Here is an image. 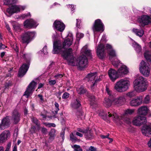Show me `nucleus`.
Instances as JSON below:
<instances>
[{"label":"nucleus","instance_id":"nucleus-1","mask_svg":"<svg viewBox=\"0 0 151 151\" xmlns=\"http://www.w3.org/2000/svg\"><path fill=\"white\" fill-rule=\"evenodd\" d=\"M87 47V45H86L82 48L81 51L82 55L78 60L73 56L71 48L63 52L62 57L64 59L67 60L68 65L73 66H77L81 70L88 66L87 58H91V50L88 49Z\"/></svg>","mask_w":151,"mask_h":151},{"label":"nucleus","instance_id":"nucleus-2","mask_svg":"<svg viewBox=\"0 0 151 151\" xmlns=\"http://www.w3.org/2000/svg\"><path fill=\"white\" fill-rule=\"evenodd\" d=\"M73 40V35L71 33L68 34L67 38L65 39L63 43V46L60 40L54 42L53 44V50L52 52L53 54H58L62 51V55L63 52L68 49H66L70 46L72 43ZM68 48L69 49H70Z\"/></svg>","mask_w":151,"mask_h":151},{"label":"nucleus","instance_id":"nucleus-3","mask_svg":"<svg viewBox=\"0 0 151 151\" xmlns=\"http://www.w3.org/2000/svg\"><path fill=\"white\" fill-rule=\"evenodd\" d=\"M112 61L113 65L117 68H119L117 71L110 68L108 72L110 79L113 82H114L117 79L121 77L123 75V64L117 59Z\"/></svg>","mask_w":151,"mask_h":151},{"label":"nucleus","instance_id":"nucleus-4","mask_svg":"<svg viewBox=\"0 0 151 151\" xmlns=\"http://www.w3.org/2000/svg\"><path fill=\"white\" fill-rule=\"evenodd\" d=\"M145 78L141 76H138L133 82V87L134 90L140 92L146 90L147 86Z\"/></svg>","mask_w":151,"mask_h":151},{"label":"nucleus","instance_id":"nucleus-5","mask_svg":"<svg viewBox=\"0 0 151 151\" xmlns=\"http://www.w3.org/2000/svg\"><path fill=\"white\" fill-rule=\"evenodd\" d=\"M22 56L25 60L27 63L23 64L20 68L18 73V76L19 77H22L25 74L28 70L29 64L30 55L28 54H24Z\"/></svg>","mask_w":151,"mask_h":151},{"label":"nucleus","instance_id":"nucleus-6","mask_svg":"<svg viewBox=\"0 0 151 151\" xmlns=\"http://www.w3.org/2000/svg\"><path fill=\"white\" fill-rule=\"evenodd\" d=\"M108 115L105 113L104 111H100L99 115L100 116H102V118L104 120H108V119L109 118H111L113 119L114 121L116 122H119L120 124L121 121L122 119V117H119V116L118 115L115 113H110L108 112Z\"/></svg>","mask_w":151,"mask_h":151},{"label":"nucleus","instance_id":"nucleus-7","mask_svg":"<svg viewBox=\"0 0 151 151\" xmlns=\"http://www.w3.org/2000/svg\"><path fill=\"white\" fill-rule=\"evenodd\" d=\"M140 73L144 76H149L150 72V67L147 62L142 60L140 63L139 68Z\"/></svg>","mask_w":151,"mask_h":151},{"label":"nucleus","instance_id":"nucleus-8","mask_svg":"<svg viewBox=\"0 0 151 151\" xmlns=\"http://www.w3.org/2000/svg\"><path fill=\"white\" fill-rule=\"evenodd\" d=\"M106 36L105 35H103L102 37L100 44L99 45L97 48L96 53L100 59H102L105 56V47L102 42H105Z\"/></svg>","mask_w":151,"mask_h":151},{"label":"nucleus","instance_id":"nucleus-9","mask_svg":"<svg viewBox=\"0 0 151 151\" xmlns=\"http://www.w3.org/2000/svg\"><path fill=\"white\" fill-rule=\"evenodd\" d=\"M94 32V37H95L96 32H103L104 30V25L100 19L96 20L92 27Z\"/></svg>","mask_w":151,"mask_h":151},{"label":"nucleus","instance_id":"nucleus-10","mask_svg":"<svg viewBox=\"0 0 151 151\" xmlns=\"http://www.w3.org/2000/svg\"><path fill=\"white\" fill-rule=\"evenodd\" d=\"M96 73H91L88 74L86 77L87 80L88 81L92 89L94 88V87L96 85V83L100 80L96 78Z\"/></svg>","mask_w":151,"mask_h":151},{"label":"nucleus","instance_id":"nucleus-11","mask_svg":"<svg viewBox=\"0 0 151 151\" xmlns=\"http://www.w3.org/2000/svg\"><path fill=\"white\" fill-rule=\"evenodd\" d=\"M147 122L145 116L139 115L135 117L132 121L133 124L137 126H140L142 124H145Z\"/></svg>","mask_w":151,"mask_h":151},{"label":"nucleus","instance_id":"nucleus-12","mask_svg":"<svg viewBox=\"0 0 151 151\" xmlns=\"http://www.w3.org/2000/svg\"><path fill=\"white\" fill-rule=\"evenodd\" d=\"M36 33L34 32L28 31L24 33L22 36V42L23 43H28L35 36Z\"/></svg>","mask_w":151,"mask_h":151},{"label":"nucleus","instance_id":"nucleus-13","mask_svg":"<svg viewBox=\"0 0 151 151\" xmlns=\"http://www.w3.org/2000/svg\"><path fill=\"white\" fill-rule=\"evenodd\" d=\"M25 6L21 5H13L11 7L7 9L6 12L11 15L14 13L19 12L21 11L24 10L25 8Z\"/></svg>","mask_w":151,"mask_h":151},{"label":"nucleus","instance_id":"nucleus-14","mask_svg":"<svg viewBox=\"0 0 151 151\" xmlns=\"http://www.w3.org/2000/svg\"><path fill=\"white\" fill-rule=\"evenodd\" d=\"M139 22L141 27H144L151 22V18L147 15H143L139 19Z\"/></svg>","mask_w":151,"mask_h":151},{"label":"nucleus","instance_id":"nucleus-15","mask_svg":"<svg viewBox=\"0 0 151 151\" xmlns=\"http://www.w3.org/2000/svg\"><path fill=\"white\" fill-rule=\"evenodd\" d=\"M37 85V83H36L35 82L33 81H32L28 86L24 95L26 96L27 98H28L34 91Z\"/></svg>","mask_w":151,"mask_h":151},{"label":"nucleus","instance_id":"nucleus-16","mask_svg":"<svg viewBox=\"0 0 151 151\" xmlns=\"http://www.w3.org/2000/svg\"><path fill=\"white\" fill-rule=\"evenodd\" d=\"M53 27L57 30L62 32L65 29V26L61 21L56 20L53 23Z\"/></svg>","mask_w":151,"mask_h":151},{"label":"nucleus","instance_id":"nucleus-17","mask_svg":"<svg viewBox=\"0 0 151 151\" xmlns=\"http://www.w3.org/2000/svg\"><path fill=\"white\" fill-rule=\"evenodd\" d=\"M38 24L35 21L31 19L25 21L24 23V26L26 28H35Z\"/></svg>","mask_w":151,"mask_h":151},{"label":"nucleus","instance_id":"nucleus-18","mask_svg":"<svg viewBox=\"0 0 151 151\" xmlns=\"http://www.w3.org/2000/svg\"><path fill=\"white\" fill-rule=\"evenodd\" d=\"M10 124V119L9 116L3 118L0 124V129H4L9 127Z\"/></svg>","mask_w":151,"mask_h":151},{"label":"nucleus","instance_id":"nucleus-19","mask_svg":"<svg viewBox=\"0 0 151 151\" xmlns=\"http://www.w3.org/2000/svg\"><path fill=\"white\" fill-rule=\"evenodd\" d=\"M142 96H140L131 101L130 104L131 106H136L140 105L142 104Z\"/></svg>","mask_w":151,"mask_h":151},{"label":"nucleus","instance_id":"nucleus-20","mask_svg":"<svg viewBox=\"0 0 151 151\" xmlns=\"http://www.w3.org/2000/svg\"><path fill=\"white\" fill-rule=\"evenodd\" d=\"M106 49H107L109 51V54L110 55V59L111 60L112 62L116 60V59H117L119 60L116 57L114 60H111V57H115L116 56V54L115 50L112 49V47L111 45L107 44L106 45Z\"/></svg>","mask_w":151,"mask_h":151},{"label":"nucleus","instance_id":"nucleus-21","mask_svg":"<svg viewBox=\"0 0 151 151\" xmlns=\"http://www.w3.org/2000/svg\"><path fill=\"white\" fill-rule=\"evenodd\" d=\"M141 131L143 134L148 136L151 134V127L149 125H144L142 126Z\"/></svg>","mask_w":151,"mask_h":151},{"label":"nucleus","instance_id":"nucleus-22","mask_svg":"<svg viewBox=\"0 0 151 151\" xmlns=\"http://www.w3.org/2000/svg\"><path fill=\"white\" fill-rule=\"evenodd\" d=\"M20 115L17 110H14L12 114V118L14 124H16L20 120Z\"/></svg>","mask_w":151,"mask_h":151},{"label":"nucleus","instance_id":"nucleus-23","mask_svg":"<svg viewBox=\"0 0 151 151\" xmlns=\"http://www.w3.org/2000/svg\"><path fill=\"white\" fill-rule=\"evenodd\" d=\"M148 109L147 106H142L140 107L138 110L137 113L139 116H145L147 114Z\"/></svg>","mask_w":151,"mask_h":151},{"label":"nucleus","instance_id":"nucleus-24","mask_svg":"<svg viewBox=\"0 0 151 151\" xmlns=\"http://www.w3.org/2000/svg\"><path fill=\"white\" fill-rule=\"evenodd\" d=\"M114 88L118 92H121L123 91V79L119 80L115 83Z\"/></svg>","mask_w":151,"mask_h":151},{"label":"nucleus","instance_id":"nucleus-25","mask_svg":"<svg viewBox=\"0 0 151 151\" xmlns=\"http://www.w3.org/2000/svg\"><path fill=\"white\" fill-rule=\"evenodd\" d=\"M10 132L8 130H5L0 135V140L3 141L10 137Z\"/></svg>","mask_w":151,"mask_h":151},{"label":"nucleus","instance_id":"nucleus-26","mask_svg":"<svg viewBox=\"0 0 151 151\" xmlns=\"http://www.w3.org/2000/svg\"><path fill=\"white\" fill-rule=\"evenodd\" d=\"M112 102L114 104L117 106L121 105L123 102V96H121L117 98L114 99Z\"/></svg>","mask_w":151,"mask_h":151},{"label":"nucleus","instance_id":"nucleus-27","mask_svg":"<svg viewBox=\"0 0 151 151\" xmlns=\"http://www.w3.org/2000/svg\"><path fill=\"white\" fill-rule=\"evenodd\" d=\"M130 86L129 78H127L123 79V91H127L129 88Z\"/></svg>","mask_w":151,"mask_h":151},{"label":"nucleus","instance_id":"nucleus-28","mask_svg":"<svg viewBox=\"0 0 151 151\" xmlns=\"http://www.w3.org/2000/svg\"><path fill=\"white\" fill-rule=\"evenodd\" d=\"M83 36L84 34H83L78 32H77L76 34V39L75 43V45L77 47L78 46L80 40L81 39L83 38Z\"/></svg>","mask_w":151,"mask_h":151},{"label":"nucleus","instance_id":"nucleus-29","mask_svg":"<svg viewBox=\"0 0 151 151\" xmlns=\"http://www.w3.org/2000/svg\"><path fill=\"white\" fill-rule=\"evenodd\" d=\"M132 31L137 36L141 37L144 34V32L142 29L139 30L138 29L133 28Z\"/></svg>","mask_w":151,"mask_h":151},{"label":"nucleus","instance_id":"nucleus-30","mask_svg":"<svg viewBox=\"0 0 151 151\" xmlns=\"http://www.w3.org/2000/svg\"><path fill=\"white\" fill-rule=\"evenodd\" d=\"M103 104L105 107H109L111 106L112 104V102L109 99L105 98L103 102Z\"/></svg>","mask_w":151,"mask_h":151},{"label":"nucleus","instance_id":"nucleus-31","mask_svg":"<svg viewBox=\"0 0 151 151\" xmlns=\"http://www.w3.org/2000/svg\"><path fill=\"white\" fill-rule=\"evenodd\" d=\"M81 104L80 101L76 99L73 101L71 104L72 107L75 109H77L81 106Z\"/></svg>","mask_w":151,"mask_h":151},{"label":"nucleus","instance_id":"nucleus-32","mask_svg":"<svg viewBox=\"0 0 151 151\" xmlns=\"http://www.w3.org/2000/svg\"><path fill=\"white\" fill-rule=\"evenodd\" d=\"M76 90L78 93L80 94H83L86 91V89L82 86H81L80 87L77 88Z\"/></svg>","mask_w":151,"mask_h":151},{"label":"nucleus","instance_id":"nucleus-33","mask_svg":"<svg viewBox=\"0 0 151 151\" xmlns=\"http://www.w3.org/2000/svg\"><path fill=\"white\" fill-rule=\"evenodd\" d=\"M134 112V109H127L125 110L124 111V113L123 114V117L127 115H131Z\"/></svg>","mask_w":151,"mask_h":151},{"label":"nucleus","instance_id":"nucleus-34","mask_svg":"<svg viewBox=\"0 0 151 151\" xmlns=\"http://www.w3.org/2000/svg\"><path fill=\"white\" fill-rule=\"evenodd\" d=\"M134 45L136 51L138 53L142 51L141 46L137 42H135Z\"/></svg>","mask_w":151,"mask_h":151},{"label":"nucleus","instance_id":"nucleus-35","mask_svg":"<svg viewBox=\"0 0 151 151\" xmlns=\"http://www.w3.org/2000/svg\"><path fill=\"white\" fill-rule=\"evenodd\" d=\"M54 105L55 107L52 109V112L55 115L57 114L58 112L59 109V104L55 102Z\"/></svg>","mask_w":151,"mask_h":151},{"label":"nucleus","instance_id":"nucleus-36","mask_svg":"<svg viewBox=\"0 0 151 151\" xmlns=\"http://www.w3.org/2000/svg\"><path fill=\"white\" fill-rule=\"evenodd\" d=\"M56 131L54 129H51L50 132L49 133V135L50 136V139H54Z\"/></svg>","mask_w":151,"mask_h":151},{"label":"nucleus","instance_id":"nucleus-37","mask_svg":"<svg viewBox=\"0 0 151 151\" xmlns=\"http://www.w3.org/2000/svg\"><path fill=\"white\" fill-rule=\"evenodd\" d=\"M150 100V96L149 95H147L145 98L142 101V103L145 104L149 103Z\"/></svg>","mask_w":151,"mask_h":151},{"label":"nucleus","instance_id":"nucleus-38","mask_svg":"<svg viewBox=\"0 0 151 151\" xmlns=\"http://www.w3.org/2000/svg\"><path fill=\"white\" fill-rule=\"evenodd\" d=\"M144 56L148 63H151V55L146 53H145Z\"/></svg>","mask_w":151,"mask_h":151},{"label":"nucleus","instance_id":"nucleus-39","mask_svg":"<svg viewBox=\"0 0 151 151\" xmlns=\"http://www.w3.org/2000/svg\"><path fill=\"white\" fill-rule=\"evenodd\" d=\"M125 95L129 97V98H132L134 97L135 96V93L134 91H132L126 94H123V101H124V96H125Z\"/></svg>","mask_w":151,"mask_h":151},{"label":"nucleus","instance_id":"nucleus-40","mask_svg":"<svg viewBox=\"0 0 151 151\" xmlns=\"http://www.w3.org/2000/svg\"><path fill=\"white\" fill-rule=\"evenodd\" d=\"M72 147L74 149L73 151H83L82 149L81 148L79 145H75Z\"/></svg>","mask_w":151,"mask_h":151},{"label":"nucleus","instance_id":"nucleus-41","mask_svg":"<svg viewBox=\"0 0 151 151\" xmlns=\"http://www.w3.org/2000/svg\"><path fill=\"white\" fill-rule=\"evenodd\" d=\"M17 0H4V4L9 5L15 3L16 2Z\"/></svg>","mask_w":151,"mask_h":151},{"label":"nucleus","instance_id":"nucleus-42","mask_svg":"<svg viewBox=\"0 0 151 151\" xmlns=\"http://www.w3.org/2000/svg\"><path fill=\"white\" fill-rule=\"evenodd\" d=\"M88 97L90 99L91 101V105H93L94 104H96L95 102V97L93 95H89L88 96Z\"/></svg>","mask_w":151,"mask_h":151},{"label":"nucleus","instance_id":"nucleus-43","mask_svg":"<svg viewBox=\"0 0 151 151\" xmlns=\"http://www.w3.org/2000/svg\"><path fill=\"white\" fill-rule=\"evenodd\" d=\"M129 72V68L126 65H123V75L127 74Z\"/></svg>","mask_w":151,"mask_h":151},{"label":"nucleus","instance_id":"nucleus-44","mask_svg":"<svg viewBox=\"0 0 151 151\" xmlns=\"http://www.w3.org/2000/svg\"><path fill=\"white\" fill-rule=\"evenodd\" d=\"M32 121L33 123L35 124L38 127H40V123L39 122L38 120L36 118L34 117L32 118Z\"/></svg>","mask_w":151,"mask_h":151},{"label":"nucleus","instance_id":"nucleus-45","mask_svg":"<svg viewBox=\"0 0 151 151\" xmlns=\"http://www.w3.org/2000/svg\"><path fill=\"white\" fill-rule=\"evenodd\" d=\"M11 45L12 48H13L15 51L17 52H18V48L16 43H11Z\"/></svg>","mask_w":151,"mask_h":151},{"label":"nucleus","instance_id":"nucleus-46","mask_svg":"<svg viewBox=\"0 0 151 151\" xmlns=\"http://www.w3.org/2000/svg\"><path fill=\"white\" fill-rule=\"evenodd\" d=\"M14 29L16 31H19L20 30V25L17 24L13 25Z\"/></svg>","mask_w":151,"mask_h":151},{"label":"nucleus","instance_id":"nucleus-47","mask_svg":"<svg viewBox=\"0 0 151 151\" xmlns=\"http://www.w3.org/2000/svg\"><path fill=\"white\" fill-rule=\"evenodd\" d=\"M43 124L45 126L48 127H55L56 126L55 124L54 123H44Z\"/></svg>","mask_w":151,"mask_h":151},{"label":"nucleus","instance_id":"nucleus-48","mask_svg":"<svg viewBox=\"0 0 151 151\" xmlns=\"http://www.w3.org/2000/svg\"><path fill=\"white\" fill-rule=\"evenodd\" d=\"M42 50L39 51L40 53H43L44 54H46L47 53V47L46 46H45Z\"/></svg>","mask_w":151,"mask_h":151},{"label":"nucleus","instance_id":"nucleus-49","mask_svg":"<svg viewBox=\"0 0 151 151\" xmlns=\"http://www.w3.org/2000/svg\"><path fill=\"white\" fill-rule=\"evenodd\" d=\"M106 93L109 96H111L112 95L111 91L107 86H106Z\"/></svg>","mask_w":151,"mask_h":151},{"label":"nucleus","instance_id":"nucleus-50","mask_svg":"<svg viewBox=\"0 0 151 151\" xmlns=\"http://www.w3.org/2000/svg\"><path fill=\"white\" fill-rule=\"evenodd\" d=\"M85 136L86 137V139H91L93 137L92 134L90 133H87L86 134Z\"/></svg>","mask_w":151,"mask_h":151},{"label":"nucleus","instance_id":"nucleus-51","mask_svg":"<svg viewBox=\"0 0 151 151\" xmlns=\"http://www.w3.org/2000/svg\"><path fill=\"white\" fill-rule=\"evenodd\" d=\"M67 6L68 8H71V10L72 12H73L72 13H73L74 12L73 11L75 10V7L74 5H70V4H68L67 5Z\"/></svg>","mask_w":151,"mask_h":151},{"label":"nucleus","instance_id":"nucleus-52","mask_svg":"<svg viewBox=\"0 0 151 151\" xmlns=\"http://www.w3.org/2000/svg\"><path fill=\"white\" fill-rule=\"evenodd\" d=\"M69 93L67 92H65L62 96V98L64 99H66L69 97Z\"/></svg>","mask_w":151,"mask_h":151},{"label":"nucleus","instance_id":"nucleus-53","mask_svg":"<svg viewBox=\"0 0 151 151\" xmlns=\"http://www.w3.org/2000/svg\"><path fill=\"white\" fill-rule=\"evenodd\" d=\"M70 140L72 141H73L76 140V138L75 136H74L73 133H71L70 134Z\"/></svg>","mask_w":151,"mask_h":151},{"label":"nucleus","instance_id":"nucleus-54","mask_svg":"<svg viewBox=\"0 0 151 151\" xmlns=\"http://www.w3.org/2000/svg\"><path fill=\"white\" fill-rule=\"evenodd\" d=\"M56 81L55 80H50L49 81L50 85H52L55 84L56 83Z\"/></svg>","mask_w":151,"mask_h":151},{"label":"nucleus","instance_id":"nucleus-55","mask_svg":"<svg viewBox=\"0 0 151 151\" xmlns=\"http://www.w3.org/2000/svg\"><path fill=\"white\" fill-rule=\"evenodd\" d=\"M76 26L78 28H79L80 24L81 23V20L79 19H76Z\"/></svg>","mask_w":151,"mask_h":151},{"label":"nucleus","instance_id":"nucleus-56","mask_svg":"<svg viewBox=\"0 0 151 151\" xmlns=\"http://www.w3.org/2000/svg\"><path fill=\"white\" fill-rule=\"evenodd\" d=\"M78 130L79 132L83 133H86L87 132V131L86 130L80 128H78Z\"/></svg>","mask_w":151,"mask_h":151},{"label":"nucleus","instance_id":"nucleus-57","mask_svg":"<svg viewBox=\"0 0 151 151\" xmlns=\"http://www.w3.org/2000/svg\"><path fill=\"white\" fill-rule=\"evenodd\" d=\"M41 131L43 133L45 134L47 132V130L46 128L44 127H42L41 129Z\"/></svg>","mask_w":151,"mask_h":151},{"label":"nucleus","instance_id":"nucleus-58","mask_svg":"<svg viewBox=\"0 0 151 151\" xmlns=\"http://www.w3.org/2000/svg\"><path fill=\"white\" fill-rule=\"evenodd\" d=\"M36 129V127H32L30 129V131L32 133H33L35 132Z\"/></svg>","mask_w":151,"mask_h":151},{"label":"nucleus","instance_id":"nucleus-59","mask_svg":"<svg viewBox=\"0 0 151 151\" xmlns=\"http://www.w3.org/2000/svg\"><path fill=\"white\" fill-rule=\"evenodd\" d=\"M11 144L10 143H9L8 144L7 147L6 148L5 151H9V149L11 147Z\"/></svg>","mask_w":151,"mask_h":151},{"label":"nucleus","instance_id":"nucleus-60","mask_svg":"<svg viewBox=\"0 0 151 151\" xmlns=\"http://www.w3.org/2000/svg\"><path fill=\"white\" fill-rule=\"evenodd\" d=\"M63 76L62 74H59L58 75H56L54 76L55 78H61Z\"/></svg>","mask_w":151,"mask_h":151},{"label":"nucleus","instance_id":"nucleus-61","mask_svg":"<svg viewBox=\"0 0 151 151\" xmlns=\"http://www.w3.org/2000/svg\"><path fill=\"white\" fill-rule=\"evenodd\" d=\"M109 136V134H107L106 136H104L103 135H101V137L102 138V139H104L105 138H108V137Z\"/></svg>","mask_w":151,"mask_h":151},{"label":"nucleus","instance_id":"nucleus-62","mask_svg":"<svg viewBox=\"0 0 151 151\" xmlns=\"http://www.w3.org/2000/svg\"><path fill=\"white\" fill-rule=\"evenodd\" d=\"M5 47L4 45L2 44L0 42V49H4Z\"/></svg>","mask_w":151,"mask_h":151},{"label":"nucleus","instance_id":"nucleus-63","mask_svg":"<svg viewBox=\"0 0 151 151\" xmlns=\"http://www.w3.org/2000/svg\"><path fill=\"white\" fill-rule=\"evenodd\" d=\"M38 97L40 98V99L42 102H43L44 101L43 99L42 98V95H40V94H39L38 95Z\"/></svg>","mask_w":151,"mask_h":151},{"label":"nucleus","instance_id":"nucleus-64","mask_svg":"<svg viewBox=\"0 0 151 151\" xmlns=\"http://www.w3.org/2000/svg\"><path fill=\"white\" fill-rule=\"evenodd\" d=\"M148 145L149 147H150L151 148V138L148 143Z\"/></svg>","mask_w":151,"mask_h":151}]
</instances>
